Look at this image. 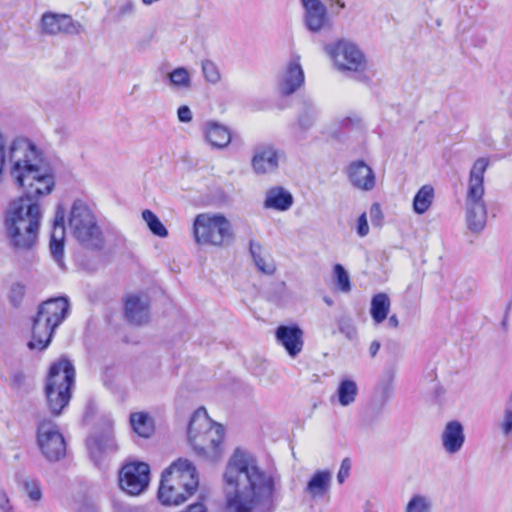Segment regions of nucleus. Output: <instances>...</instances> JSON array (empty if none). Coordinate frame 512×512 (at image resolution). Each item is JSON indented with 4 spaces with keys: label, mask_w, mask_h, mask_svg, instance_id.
<instances>
[{
    "label": "nucleus",
    "mask_w": 512,
    "mask_h": 512,
    "mask_svg": "<svg viewBox=\"0 0 512 512\" xmlns=\"http://www.w3.org/2000/svg\"><path fill=\"white\" fill-rule=\"evenodd\" d=\"M226 512H273L281 477L264 470L249 453L236 449L223 474Z\"/></svg>",
    "instance_id": "nucleus-1"
},
{
    "label": "nucleus",
    "mask_w": 512,
    "mask_h": 512,
    "mask_svg": "<svg viewBox=\"0 0 512 512\" xmlns=\"http://www.w3.org/2000/svg\"><path fill=\"white\" fill-rule=\"evenodd\" d=\"M13 182L24 187L28 195H37L54 189L51 168L43 162L41 152L26 138L9 137L0 130V184L4 169Z\"/></svg>",
    "instance_id": "nucleus-2"
},
{
    "label": "nucleus",
    "mask_w": 512,
    "mask_h": 512,
    "mask_svg": "<svg viewBox=\"0 0 512 512\" xmlns=\"http://www.w3.org/2000/svg\"><path fill=\"white\" fill-rule=\"evenodd\" d=\"M19 188L23 196L10 203L5 217V227L14 249L30 250L36 243L42 217L36 200L52 191L28 195L24 187Z\"/></svg>",
    "instance_id": "nucleus-3"
},
{
    "label": "nucleus",
    "mask_w": 512,
    "mask_h": 512,
    "mask_svg": "<svg viewBox=\"0 0 512 512\" xmlns=\"http://www.w3.org/2000/svg\"><path fill=\"white\" fill-rule=\"evenodd\" d=\"M198 484L195 467L187 459L179 458L163 471L158 499L165 506H178L194 494Z\"/></svg>",
    "instance_id": "nucleus-4"
},
{
    "label": "nucleus",
    "mask_w": 512,
    "mask_h": 512,
    "mask_svg": "<svg viewBox=\"0 0 512 512\" xmlns=\"http://www.w3.org/2000/svg\"><path fill=\"white\" fill-rule=\"evenodd\" d=\"M489 164V158L480 157L474 161L469 171L465 195V215L467 227L474 233L482 231L487 223L484 175Z\"/></svg>",
    "instance_id": "nucleus-5"
},
{
    "label": "nucleus",
    "mask_w": 512,
    "mask_h": 512,
    "mask_svg": "<svg viewBox=\"0 0 512 512\" xmlns=\"http://www.w3.org/2000/svg\"><path fill=\"white\" fill-rule=\"evenodd\" d=\"M189 441L195 452L208 461H216L222 454L224 429L209 418L204 409H198L188 427Z\"/></svg>",
    "instance_id": "nucleus-6"
},
{
    "label": "nucleus",
    "mask_w": 512,
    "mask_h": 512,
    "mask_svg": "<svg viewBox=\"0 0 512 512\" xmlns=\"http://www.w3.org/2000/svg\"><path fill=\"white\" fill-rule=\"evenodd\" d=\"M69 312V302L64 297L44 301L38 308L32 323L30 349L43 350L51 342L55 329L65 320Z\"/></svg>",
    "instance_id": "nucleus-7"
},
{
    "label": "nucleus",
    "mask_w": 512,
    "mask_h": 512,
    "mask_svg": "<svg viewBox=\"0 0 512 512\" xmlns=\"http://www.w3.org/2000/svg\"><path fill=\"white\" fill-rule=\"evenodd\" d=\"M68 229L74 239L88 249H101L104 237L94 210L86 202L75 200L68 216Z\"/></svg>",
    "instance_id": "nucleus-8"
},
{
    "label": "nucleus",
    "mask_w": 512,
    "mask_h": 512,
    "mask_svg": "<svg viewBox=\"0 0 512 512\" xmlns=\"http://www.w3.org/2000/svg\"><path fill=\"white\" fill-rule=\"evenodd\" d=\"M75 369L68 359L61 358L54 362L49 370L45 394L52 414L59 415L71 398Z\"/></svg>",
    "instance_id": "nucleus-9"
},
{
    "label": "nucleus",
    "mask_w": 512,
    "mask_h": 512,
    "mask_svg": "<svg viewBox=\"0 0 512 512\" xmlns=\"http://www.w3.org/2000/svg\"><path fill=\"white\" fill-rule=\"evenodd\" d=\"M193 236L198 245L223 247L233 240L230 221L222 214H198L193 222Z\"/></svg>",
    "instance_id": "nucleus-10"
},
{
    "label": "nucleus",
    "mask_w": 512,
    "mask_h": 512,
    "mask_svg": "<svg viewBox=\"0 0 512 512\" xmlns=\"http://www.w3.org/2000/svg\"><path fill=\"white\" fill-rule=\"evenodd\" d=\"M325 50L339 71L355 75L361 81L367 80V77L364 76L368 67L367 59L356 44L340 40L326 46Z\"/></svg>",
    "instance_id": "nucleus-11"
},
{
    "label": "nucleus",
    "mask_w": 512,
    "mask_h": 512,
    "mask_svg": "<svg viewBox=\"0 0 512 512\" xmlns=\"http://www.w3.org/2000/svg\"><path fill=\"white\" fill-rule=\"evenodd\" d=\"M37 444L48 461H58L65 455L66 445L57 425L43 419L37 425Z\"/></svg>",
    "instance_id": "nucleus-12"
},
{
    "label": "nucleus",
    "mask_w": 512,
    "mask_h": 512,
    "mask_svg": "<svg viewBox=\"0 0 512 512\" xmlns=\"http://www.w3.org/2000/svg\"><path fill=\"white\" fill-rule=\"evenodd\" d=\"M150 482V467L144 462H131L124 465L119 474V484L129 495L144 492Z\"/></svg>",
    "instance_id": "nucleus-13"
},
{
    "label": "nucleus",
    "mask_w": 512,
    "mask_h": 512,
    "mask_svg": "<svg viewBox=\"0 0 512 512\" xmlns=\"http://www.w3.org/2000/svg\"><path fill=\"white\" fill-rule=\"evenodd\" d=\"M38 28L41 34L47 36L76 35L83 29L70 15L51 11L42 14Z\"/></svg>",
    "instance_id": "nucleus-14"
},
{
    "label": "nucleus",
    "mask_w": 512,
    "mask_h": 512,
    "mask_svg": "<svg viewBox=\"0 0 512 512\" xmlns=\"http://www.w3.org/2000/svg\"><path fill=\"white\" fill-rule=\"evenodd\" d=\"M86 445L91 460L98 466L118 451V445L111 428L92 434L88 437Z\"/></svg>",
    "instance_id": "nucleus-15"
},
{
    "label": "nucleus",
    "mask_w": 512,
    "mask_h": 512,
    "mask_svg": "<svg viewBox=\"0 0 512 512\" xmlns=\"http://www.w3.org/2000/svg\"><path fill=\"white\" fill-rule=\"evenodd\" d=\"M304 82L305 75L300 63V56H292L278 75V92L284 96L292 95L303 86Z\"/></svg>",
    "instance_id": "nucleus-16"
},
{
    "label": "nucleus",
    "mask_w": 512,
    "mask_h": 512,
    "mask_svg": "<svg viewBox=\"0 0 512 512\" xmlns=\"http://www.w3.org/2000/svg\"><path fill=\"white\" fill-rule=\"evenodd\" d=\"M300 1L304 8V24L309 31L317 33L331 26L328 10L321 0Z\"/></svg>",
    "instance_id": "nucleus-17"
},
{
    "label": "nucleus",
    "mask_w": 512,
    "mask_h": 512,
    "mask_svg": "<svg viewBox=\"0 0 512 512\" xmlns=\"http://www.w3.org/2000/svg\"><path fill=\"white\" fill-rule=\"evenodd\" d=\"M253 171L258 175L273 173L279 166V152L271 145H260L254 149L251 159Z\"/></svg>",
    "instance_id": "nucleus-18"
},
{
    "label": "nucleus",
    "mask_w": 512,
    "mask_h": 512,
    "mask_svg": "<svg viewBox=\"0 0 512 512\" xmlns=\"http://www.w3.org/2000/svg\"><path fill=\"white\" fill-rule=\"evenodd\" d=\"M347 176L351 185L361 191H371L376 185L374 171L362 160L353 161L349 164Z\"/></svg>",
    "instance_id": "nucleus-19"
},
{
    "label": "nucleus",
    "mask_w": 512,
    "mask_h": 512,
    "mask_svg": "<svg viewBox=\"0 0 512 512\" xmlns=\"http://www.w3.org/2000/svg\"><path fill=\"white\" fill-rule=\"evenodd\" d=\"M275 336L277 342L285 348L290 357L295 358L301 353L304 345L303 331L298 326H279Z\"/></svg>",
    "instance_id": "nucleus-20"
},
{
    "label": "nucleus",
    "mask_w": 512,
    "mask_h": 512,
    "mask_svg": "<svg viewBox=\"0 0 512 512\" xmlns=\"http://www.w3.org/2000/svg\"><path fill=\"white\" fill-rule=\"evenodd\" d=\"M65 213L64 210L59 206L56 211L53 230L50 238V251L54 260L60 267H63L64 262V240H65V225H64Z\"/></svg>",
    "instance_id": "nucleus-21"
},
{
    "label": "nucleus",
    "mask_w": 512,
    "mask_h": 512,
    "mask_svg": "<svg viewBox=\"0 0 512 512\" xmlns=\"http://www.w3.org/2000/svg\"><path fill=\"white\" fill-rule=\"evenodd\" d=\"M441 442L446 453L451 455L458 453L465 442L463 425L457 420L449 421L442 431Z\"/></svg>",
    "instance_id": "nucleus-22"
},
{
    "label": "nucleus",
    "mask_w": 512,
    "mask_h": 512,
    "mask_svg": "<svg viewBox=\"0 0 512 512\" xmlns=\"http://www.w3.org/2000/svg\"><path fill=\"white\" fill-rule=\"evenodd\" d=\"M125 316L134 325H142L149 320V300L146 297L131 295L125 302Z\"/></svg>",
    "instance_id": "nucleus-23"
},
{
    "label": "nucleus",
    "mask_w": 512,
    "mask_h": 512,
    "mask_svg": "<svg viewBox=\"0 0 512 512\" xmlns=\"http://www.w3.org/2000/svg\"><path fill=\"white\" fill-rule=\"evenodd\" d=\"M203 133L207 142L217 149L226 148L231 142L230 129L216 121H207L203 125Z\"/></svg>",
    "instance_id": "nucleus-24"
},
{
    "label": "nucleus",
    "mask_w": 512,
    "mask_h": 512,
    "mask_svg": "<svg viewBox=\"0 0 512 512\" xmlns=\"http://www.w3.org/2000/svg\"><path fill=\"white\" fill-rule=\"evenodd\" d=\"M332 473L329 470L316 471L304 489V492L312 499L323 498L330 490Z\"/></svg>",
    "instance_id": "nucleus-25"
},
{
    "label": "nucleus",
    "mask_w": 512,
    "mask_h": 512,
    "mask_svg": "<svg viewBox=\"0 0 512 512\" xmlns=\"http://www.w3.org/2000/svg\"><path fill=\"white\" fill-rule=\"evenodd\" d=\"M293 204L292 194L283 187H272L266 192L264 207L278 211H286Z\"/></svg>",
    "instance_id": "nucleus-26"
},
{
    "label": "nucleus",
    "mask_w": 512,
    "mask_h": 512,
    "mask_svg": "<svg viewBox=\"0 0 512 512\" xmlns=\"http://www.w3.org/2000/svg\"><path fill=\"white\" fill-rule=\"evenodd\" d=\"M250 254L260 272L267 275H272L275 272L276 266L273 259L258 242L250 241Z\"/></svg>",
    "instance_id": "nucleus-27"
},
{
    "label": "nucleus",
    "mask_w": 512,
    "mask_h": 512,
    "mask_svg": "<svg viewBox=\"0 0 512 512\" xmlns=\"http://www.w3.org/2000/svg\"><path fill=\"white\" fill-rule=\"evenodd\" d=\"M357 395V383L350 378H343L339 382V385L335 391V394L331 397V400L333 401V399L336 398L341 406L346 407L355 402Z\"/></svg>",
    "instance_id": "nucleus-28"
},
{
    "label": "nucleus",
    "mask_w": 512,
    "mask_h": 512,
    "mask_svg": "<svg viewBox=\"0 0 512 512\" xmlns=\"http://www.w3.org/2000/svg\"><path fill=\"white\" fill-rule=\"evenodd\" d=\"M391 301L386 293H377L371 299L370 314L375 325L387 319L390 312Z\"/></svg>",
    "instance_id": "nucleus-29"
},
{
    "label": "nucleus",
    "mask_w": 512,
    "mask_h": 512,
    "mask_svg": "<svg viewBox=\"0 0 512 512\" xmlns=\"http://www.w3.org/2000/svg\"><path fill=\"white\" fill-rule=\"evenodd\" d=\"M130 424L136 434L148 438L154 431L152 419L147 413L135 412L130 415Z\"/></svg>",
    "instance_id": "nucleus-30"
},
{
    "label": "nucleus",
    "mask_w": 512,
    "mask_h": 512,
    "mask_svg": "<svg viewBox=\"0 0 512 512\" xmlns=\"http://www.w3.org/2000/svg\"><path fill=\"white\" fill-rule=\"evenodd\" d=\"M434 200V188L431 185H423L413 199V210L415 213L424 214L432 205Z\"/></svg>",
    "instance_id": "nucleus-31"
},
{
    "label": "nucleus",
    "mask_w": 512,
    "mask_h": 512,
    "mask_svg": "<svg viewBox=\"0 0 512 512\" xmlns=\"http://www.w3.org/2000/svg\"><path fill=\"white\" fill-rule=\"evenodd\" d=\"M432 499L423 494H413L405 506L404 512H432Z\"/></svg>",
    "instance_id": "nucleus-32"
},
{
    "label": "nucleus",
    "mask_w": 512,
    "mask_h": 512,
    "mask_svg": "<svg viewBox=\"0 0 512 512\" xmlns=\"http://www.w3.org/2000/svg\"><path fill=\"white\" fill-rule=\"evenodd\" d=\"M171 86L176 89H189L191 87V75L184 67H178L168 74Z\"/></svg>",
    "instance_id": "nucleus-33"
},
{
    "label": "nucleus",
    "mask_w": 512,
    "mask_h": 512,
    "mask_svg": "<svg viewBox=\"0 0 512 512\" xmlns=\"http://www.w3.org/2000/svg\"><path fill=\"white\" fill-rule=\"evenodd\" d=\"M142 218L146 222L148 228L150 231L161 238H165L168 236V230L163 225V223L160 221V219L157 217L155 213H153L151 210H144L142 212Z\"/></svg>",
    "instance_id": "nucleus-34"
},
{
    "label": "nucleus",
    "mask_w": 512,
    "mask_h": 512,
    "mask_svg": "<svg viewBox=\"0 0 512 512\" xmlns=\"http://www.w3.org/2000/svg\"><path fill=\"white\" fill-rule=\"evenodd\" d=\"M334 276L337 288L342 292L348 293L351 290L350 278L341 264L334 266Z\"/></svg>",
    "instance_id": "nucleus-35"
},
{
    "label": "nucleus",
    "mask_w": 512,
    "mask_h": 512,
    "mask_svg": "<svg viewBox=\"0 0 512 512\" xmlns=\"http://www.w3.org/2000/svg\"><path fill=\"white\" fill-rule=\"evenodd\" d=\"M337 327L340 333L345 335L349 340L357 337V328L350 317L342 316L337 319Z\"/></svg>",
    "instance_id": "nucleus-36"
},
{
    "label": "nucleus",
    "mask_w": 512,
    "mask_h": 512,
    "mask_svg": "<svg viewBox=\"0 0 512 512\" xmlns=\"http://www.w3.org/2000/svg\"><path fill=\"white\" fill-rule=\"evenodd\" d=\"M201 67L203 76L207 82L216 84L220 81V72L214 62L211 60H204L202 61Z\"/></svg>",
    "instance_id": "nucleus-37"
},
{
    "label": "nucleus",
    "mask_w": 512,
    "mask_h": 512,
    "mask_svg": "<svg viewBox=\"0 0 512 512\" xmlns=\"http://www.w3.org/2000/svg\"><path fill=\"white\" fill-rule=\"evenodd\" d=\"M24 489L28 495V497L34 501L38 502L42 499V490L38 480L30 479L24 482Z\"/></svg>",
    "instance_id": "nucleus-38"
},
{
    "label": "nucleus",
    "mask_w": 512,
    "mask_h": 512,
    "mask_svg": "<svg viewBox=\"0 0 512 512\" xmlns=\"http://www.w3.org/2000/svg\"><path fill=\"white\" fill-rule=\"evenodd\" d=\"M135 12V3L133 0H119L117 2L115 17L117 20L132 15Z\"/></svg>",
    "instance_id": "nucleus-39"
},
{
    "label": "nucleus",
    "mask_w": 512,
    "mask_h": 512,
    "mask_svg": "<svg viewBox=\"0 0 512 512\" xmlns=\"http://www.w3.org/2000/svg\"><path fill=\"white\" fill-rule=\"evenodd\" d=\"M26 293V288L23 284L15 283L11 286L9 292V300L13 306L18 307Z\"/></svg>",
    "instance_id": "nucleus-40"
},
{
    "label": "nucleus",
    "mask_w": 512,
    "mask_h": 512,
    "mask_svg": "<svg viewBox=\"0 0 512 512\" xmlns=\"http://www.w3.org/2000/svg\"><path fill=\"white\" fill-rule=\"evenodd\" d=\"M317 115V109L310 105L299 117V126L304 130L309 129Z\"/></svg>",
    "instance_id": "nucleus-41"
},
{
    "label": "nucleus",
    "mask_w": 512,
    "mask_h": 512,
    "mask_svg": "<svg viewBox=\"0 0 512 512\" xmlns=\"http://www.w3.org/2000/svg\"><path fill=\"white\" fill-rule=\"evenodd\" d=\"M341 126L344 128L361 129L363 127V120L361 116L352 114L341 120Z\"/></svg>",
    "instance_id": "nucleus-42"
},
{
    "label": "nucleus",
    "mask_w": 512,
    "mask_h": 512,
    "mask_svg": "<svg viewBox=\"0 0 512 512\" xmlns=\"http://www.w3.org/2000/svg\"><path fill=\"white\" fill-rule=\"evenodd\" d=\"M370 219L373 225L380 226L383 220V213L378 203H373L370 207Z\"/></svg>",
    "instance_id": "nucleus-43"
},
{
    "label": "nucleus",
    "mask_w": 512,
    "mask_h": 512,
    "mask_svg": "<svg viewBox=\"0 0 512 512\" xmlns=\"http://www.w3.org/2000/svg\"><path fill=\"white\" fill-rule=\"evenodd\" d=\"M0 512H15L8 494L0 489Z\"/></svg>",
    "instance_id": "nucleus-44"
},
{
    "label": "nucleus",
    "mask_w": 512,
    "mask_h": 512,
    "mask_svg": "<svg viewBox=\"0 0 512 512\" xmlns=\"http://www.w3.org/2000/svg\"><path fill=\"white\" fill-rule=\"evenodd\" d=\"M351 469V462L349 458H345L342 460L340 469L337 474V479L339 483H343L345 479L349 476Z\"/></svg>",
    "instance_id": "nucleus-45"
},
{
    "label": "nucleus",
    "mask_w": 512,
    "mask_h": 512,
    "mask_svg": "<svg viewBox=\"0 0 512 512\" xmlns=\"http://www.w3.org/2000/svg\"><path fill=\"white\" fill-rule=\"evenodd\" d=\"M357 233L359 236L364 237L369 233V226L367 222L366 213H362L357 221Z\"/></svg>",
    "instance_id": "nucleus-46"
},
{
    "label": "nucleus",
    "mask_w": 512,
    "mask_h": 512,
    "mask_svg": "<svg viewBox=\"0 0 512 512\" xmlns=\"http://www.w3.org/2000/svg\"><path fill=\"white\" fill-rule=\"evenodd\" d=\"M177 116L179 121L188 123L192 120V111L188 106L183 105L178 108Z\"/></svg>",
    "instance_id": "nucleus-47"
},
{
    "label": "nucleus",
    "mask_w": 512,
    "mask_h": 512,
    "mask_svg": "<svg viewBox=\"0 0 512 512\" xmlns=\"http://www.w3.org/2000/svg\"><path fill=\"white\" fill-rule=\"evenodd\" d=\"M182 512H208V510H207V507L204 505L203 502H196L194 504L189 505Z\"/></svg>",
    "instance_id": "nucleus-48"
},
{
    "label": "nucleus",
    "mask_w": 512,
    "mask_h": 512,
    "mask_svg": "<svg viewBox=\"0 0 512 512\" xmlns=\"http://www.w3.org/2000/svg\"><path fill=\"white\" fill-rule=\"evenodd\" d=\"M381 347V344L379 341L375 340L373 341L371 344H370V347H369V354L370 356L373 358L377 355L379 349Z\"/></svg>",
    "instance_id": "nucleus-49"
},
{
    "label": "nucleus",
    "mask_w": 512,
    "mask_h": 512,
    "mask_svg": "<svg viewBox=\"0 0 512 512\" xmlns=\"http://www.w3.org/2000/svg\"><path fill=\"white\" fill-rule=\"evenodd\" d=\"M388 324L392 328H398L399 320L396 314H393L388 318Z\"/></svg>",
    "instance_id": "nucleus-50"
},
{
    "label": "nucleus",
    "mask_w": 512,
    "mask_h": 512,
    "mask_svg": "<svg viewBox=\"0 0 512 512\" xmlns=\"http://www.w3.org/2000/svg\"><path fill=\"white\" fill-rule=\"evenodd\" d=\"M506 147L508 148V154L512 153V134H506L504 137Z\"/></svg>",
    "instance_id": "nucleus-51"
},
{
    "label": "nucleus",
    "mask_w": 512,
    "mask_h": 512,
    "mask_svg": "<svg viewBox=\"0 0 512 512\" xmlns=\"http://www.w3.org/2000/svg\"><path fill=\"white\" fill-rule=\"evenodd\" d=\"M333 4H335V5L337 6V8H338V10H337V11H335V14H338L340 10H343V9H345V7H346L345 2H344V1H342V0H337V1H336V2H334Z\"/></svg>",
    "instance_id": "nucleus-52"
},
{
    "label": "nucleus",
    "mask_w": 512,
    "mask_h": 512,
    "mask_svg": "<svg viewBox=\"0 0 512 512\" xmlns=\"http://www.w3.org/2000/svg\"><path fill=\"white\" fill-rule=\"evenodd\" d=\"M160 0H141L142 4L145 6H150L156 2H159Z\"/></svg>",
    "instance_id": "nucleus-53"
},
{
    "label": "nucleus",
    "mask_w": 512,
    "mask_h": 512,
    "mask_svg": "<svg viewBox=\"0 0 512 512\" xmlns=\"http://www.w3.org/2000/svg\"><path fill=\"white\" fill-rule=\"evenodd\" d=\"M324 300H325V302H326L328 305H332V303H333V302H332V300H331V299H329V298H325Z\"/></svg>",
    "instance_id": "nucleus-54"
},
{
    "label": "nucleus",
    "mask_w": 512,
    "mask_h": 512,
    "mask_svg": "<svg viewBox=\"0 0 512 512\" xmlns=\"http://www.w3.org/2000/svg\"><path fill=\"white\" fill-rule=\"evenodd\" d=\"M329 3L333 4L334 2H336L337 0H327Z\"/></svg>",
    "instance_id": "nucleus-55"
}]
</instances>
